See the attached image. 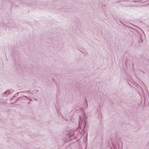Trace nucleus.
<instances>
[{"label": "nucleus", "instance_id": "5", "mask_svg": "<svg viewBox=\"0 0 149 149\" xmlns=\"http://www.w3.org/2000/svg\"><path fill=\"white\" fill-rule=\"evenodd\" d=\"M8 29H9V30L10 29V28H9V27H8Z\"/></svg>", "mask_w": 149, "mask_h": 149}, {"label": "nucleus", "instance_id": "2", "mask_svg": "<svg viewBox=\"0 0 149 149\" xmlns=\"http://www.w3.org/2000/svg\"><path fill=\"white\" fill-rule=\"evenodd\" d=\"M131 2H133V3H136V2H137L138 1H135V0H133V1H132Z\"/></svg>", "mask_w": 149, "mask_h": 149}, {"label": "nucleus", "instance_id": "3", "mask_svg": "<svg viewBox=\"0 0 149 149\" xmlns=\"http://www.w3.org/2000/svg\"><path fill=\"white\" fill-rule=\"evenodd\" d=\"M15 29V27L14 26H13V27H12V29L13 28Z\"/></svg>", "mask_w": 149, "mask_h": 149}, {"label": "nucleus", "instance_id": "4", "mask_svg": "<svg viewBox=\"0 0 149 149\" xmlns=\"http://www.w3.org/2000/svg\"><path fill=\"white\" fill-rule=\"evenodd\" d=\"M7 28H6V31L7 30Z\"/></svg>", "mask_w": 149, "mask_h": 149}, {"label": "nucleus", "instance_id": "1", "mask_svg": "<svg viewBox=\"0 0 149 149\" xmlns=\"http://www.w3.org/2000/svg\"><path fill=\"white\" fill-rule=\"evenodd\" d=\"M40 3L36 1H28L27 0H24L21 2V3L23 5H26L30 6H33L34 4L36 6H38L39 5V7L41 9H44L45 8H46L47 6L46 5L43 4V6L42 4H40Z\"/></svg>", "mask_w": 149, "mask_h": 149}]
</instances>
